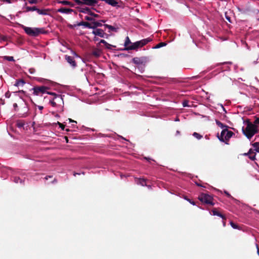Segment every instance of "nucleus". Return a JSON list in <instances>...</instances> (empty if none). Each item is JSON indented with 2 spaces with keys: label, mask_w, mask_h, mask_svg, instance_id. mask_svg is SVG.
Wrapping results in <instances>:
<instances>
[{
  "label": "nucleus",
  "mask_w": 259,
  "mask_h": 259,
  "mask_svg": "<svg viewBox=\"0 0 259 259\" xmlns=\"http://www.w3.org/2000/svg\"><path fill=\"white\" fill-rule=\"evenodd\" d=\"M246 126L245 128L242 127V131L244 135L248 139H250L255 134L259 132L258 127H256L250 119H247L244 121Z\"/></svg>",
  "instance_id": "1"
},
{
  "label": "nucleus",
  "mask_w": 259,
  "mask_h": 259,
  "mask_svg": "<svg viewBox=\"0 0 259 259\" xmlns=\"http://www.w3.org/2000/svg\"><path fill=\"white\" fill-rule=\"evenodd\" d=\"M22 28L27 34L31 36H37L39 34H44L47 32L44 28H31L23 25Z\"/></svg>",
  "instance_id": "2"
},
{
  "label": "nucleus",
  "mask_w": 259,
  "mask_h": 259,
  "mask_svg": "<svg viewBox=\"0 0 259 259\" xmlns=\"http://www.w3.org/2000/svg\"><path fill=\"white\" fill-rule=\"evenodd\" d=\"M198 198L203 203L209 204L211 206L214 205V203L213 202V197L208 194L202 193L199 195Z\"/></svg>",
  "instance_id": "3"
},
{
  "label": "nucleus",
  "mask_w": 259,
  "mask_h": 259,
  "mask_svg": "<svg viewBox=\"0 0 259 259\" xmlns=\"http://www.w3.org/2000/svg\"><path fill=\"white\" fill-rule=\"evenodd\" d=\"M75 3L78 5H87L94 7L98 3V0H74Z\"/></svg>",
  "instance_id": "4"
},
{
  "label": "nucleus",
  "mask_w": 259,
  "mask_h": 259,
  "mask_svg": "<svg viewBox=\"0 0 259 259\" xmlns=\"http://www.w3.org/2000/svg\"><path fill=\"white\" fill-rule=\"evenodd\" d=\"M50 88L46 86H36L34 87L32 90H33V94L36 96L39 95L40 94H44L47 93V90H49Z\"/></svg>",
  "instance_id": "5"
},
{
  "label": "nucleus",
  "mask_w": 259,
  "mask_h": 259,
  "mask_svg": "<svg viewBox=\"0 0 259 259\" xmlns=\"http://www.w3.org/2000/svg\"><path fill=\"white\" fill-rule=\"evenodd\" d=\"M133 62L138 65H143L144 66L148 62V58L147 57H134L132 59Z\"/></svg>",
  "instance_id": "6"
},
{
  "label": "nucleus",
  "mask_w": 259,
  "mask_h": 259,
  "mask_svg": "<svg viewBox=\"0 0 259 259\" xmlns=\"http://www.w3.org/2000/svg\"><path fill=\"white\" fill-rule=\"evenodd\" d=\"M47 94L54 96V100L56 101L57 104H61L63 103V100L61 95L56 94L55 93L53 92H47Z\"/></svg>",
  "instance_id": "7"
},
{
  "label": "nucleus",
  "mask_w": 259,
  "mask_h": 259,
  "mask_svg": "<svg viewBox=\"0 0 259 259\" xmlns=\"http://www.w3.org/2000/svg\"><path fill=\"white\" fill-rule=\"evenodd\" d=\"M65 59L66 61L73 67H75L76 66V63L74 59V58L72 56L65 55Z\"/></svg>",
  "instance_id": "8"
},
{
  "label": "nucleus",
  "mask_w": 259,
  "mask_h": 259,
  "mask_svg": "<svg viewBox=\"0 0 259 259\" xmlns=\"http://www.w3.org/2000/svg\"><path fill=\"white\" fill-rule=\"evenodd\" d=\"M234 135V133L231 131H228L227 130V132H226V135L224 137V139H225V143L226 144H229V139Z\"/></svg>",
  "instance_id": "9"
},
{
  "label": "nucleus",
  "mask_w": 259,
  "mask_h": 259,
  "mask_svg": "<svg viewBox=\"0 0 259 259\" xmlns=\"http://www.w3.org/2000/svg\"><path fill=\"white\" fill-rule=\"evenodd\" d=\"M140 43L138 41L135 42V43L132 44L130 45L128 48H125L124 50H135L139 48H141L140 46Z\"/></svg>",
  "instance_id": "10"
},
{
  "label": "nucleus",
  "mask_w": 259,
  "mask_h": 259,
  "mask_svg": "<svg viewBox=\"0 0 259 259\" xmlns=\"http://www.w3.org/2000/svg\"><path fill=\"white\" fill-rule=\"evenodd\" d=\"M226 132H227V128H225L222 130L221 133V135L219 136V134H218L217 137L219 140L221 142H225L224 137L226 135Z\"/></svg>",
  "instance_id": "11"
},
{
  "label": "nucleus",
  "mask_w": 259,
  "mask_h": 259,
  "mask_svg": "<svg viewBox=\"0 0 259 259\" xmlns=\"http://www.w3.org/2000/svg\"><path fill=\"white\" fill-rule=\"evenodd\" d=\"M57 12H60L61 13H65L69 14L72 12H74L73 9L66 8H61L57 10Z\"/></svg>",
  "instance_id": "12"
},
{
  "label": "nucleus",
  "mask_w": 259,
  "mask_h": 259,
  "mask_svg": "<svg viewBox=\"0 0 259 259\" xmlns=\"http://www.w3.org/2000/svg\"><path fill=\"white\" fill-rule=\"evenodd\" d=\"M212 211V214H213V215H217V216H219V217H220L222 218V219H223V220H226V217H225L224 215L222 214L221 213H220V212H219V211L217 210V209L214 208V209H213L212 210V211Z\"/></svg>",
  "instance_id": "13"
},
{
  "label": "nucleus",
  "mask_w": 259,
  "mask_h": 259,
  "mask_svg": "<svg viewBox=\"0 0 259 259\" xmlns=\"http://www.w3.org/2000/svg\"><path fill=\"white\" fill-rule=\"evenodd\" d=\"M151 41H152V39L149 37V38L142 39L138 41L140 43L139 44H140V47H142L144 46L145 45H146V44H147L148 42H150Z\"/></svg>",
  "instance_id": "14"
},
{
  "label": "nucleus",
  "mask_w": 259,
  "mask_h": 259,
  "mask_svg": "<svg viewBox=\"0 0 259 259\" xmlns=\"http://www.w3.org/2000/svg\"><path fill=\"white\" fill-rule=\"evenodd\" d=\"M77 8L78 9V11L79 12L83 13H87L89 15L90 14V13L91 11V9L88 7H85V8L77 7Z\"/></svg>",
  "instance_id": "15"
},
{
  "label": "nucleus",
  "mask_w": 259,
  "mask_h": 259,
  "mask_svg": "<svg viewBox=\"0 0 259 259\" xmlns=\"http://www.w3.org/2000/svg\"><path fill=\"white\" fill-rule=\"evenodd\" d=\"M105 2L106 3L112 6V7H116L117 6L118 2L116 0H101Z\"/></svg>",
  "instance_id": "16"
},
{
  "label": "nucleus",
  "mask_w": 259,
  "mask_h": 259,
  "mask_svg": "<svg viewBox=\"0 0 259 259\" xmlns=\"http://www.w3.org/2000/svg\"><path fill=\"white\" fill-rule=\"evenodd\" d=\"M92 54L96 57H99L101 54V51L99 49L95 48L93 50Z\"/></svg>",
  "instance_id": "17"
},
{
  "label": "nucleus",
  "mask_w": 259,
  "mask_h": 259,
  "mask_svg": "<svg viewBox=\"0 0 259 259\" xmlns=\"http://www.w3.org/2000/svg\"><path fill=\"white\" fill-rule=\"evenodd\" d=\"M36 11L39 15H47L48 14L49 10L48 9H39L37 8Z\"/></svg>",
  "instance_id": "18"
},
{
  "label": "nucleus",
  "mask_w": 259,
  "mask_h": 259,
  "mask_svg": "<svg viewBox=\"0 0 259 259\" xmlns=\"http://www.w3.org/2000/svg\"><path fill=\"white\" fill-rule=\"evenodd\" d=\"M103 31L104 30L102 29H96L93 31L92 33L95 36H99L100 37Z\"/></svg>",
  "instance_id": "19"
},
{
  "label": "nucleus",
  "mask_w": 259,
  "mask_h": 259,
  "mask_svg": "<svg viewBox=\"0 0 259 259\" xmlns=\"http://www.w3.org/2000/svg\"><path fill=\"white\" fill-rule=\"evenodd\" d=\"M102 26V24L100 22L95 21V20L92 22V29H97L98 27H100Z\"/></svg>",
  "instance_id": "20"
},
{
  "label": "nucleus",
  "mask_w": 259,
  "mask_h": 259,
  "mask_svg": "<svg viewBox=\"0 0 259 259\" xmlns=\"http://www.w3.org/2000/svg\"><path fill=\"white\" fill-rule=\"evenodd\" d=\"M25 83V82L24 79H21L17 80L15 83L14 84V85L16 87H19V86H23L24 84Z\"/></svg>",
  "instance_id": "21"
},
{
  "label": "nucleus",
  "mask_w": 259,
  "mask_h": 259,
  "mask_svg": "<svg viewBox=\"0 0 259 259\" xmlns=\"http://www.w3.org/2000/svg\"><path fill=\"white\" fill-rule=\"evenodd\" d=\"M59 3L64 5H68V6H70L71 7H74L75 6L73 3H72V2H70L69 1H60L59 2Z\"/></svg>",
  "instance_id": "22"
},
{
  "label": "nucleus",
  "mask_w": 259,
  "mask_h": 259,
  "mask_svg": "<svg viewBox=\"0 0 259 259\" xmlns=\"http://www.w3.org/2000/svg\"><path fill=\"white\" fill-rule=\"evenodd\" d=\"M216 124L218 126L220 127L221 128L225 129L227 128L228 127V126L227 125H225L222 123L220 121L218 120H215Z\"/></svg>",
  "instance_id": "23"
},
{
  "label": "nucleus",
  "mask_w": 259,
  "mask_h": 259,
  "mask_svg": "<svg viewBox=\"0 0 259 259\" xmlns=\"http://www.w3.org/2000/svg\"><path fill=\"white\" fill-rule=\"evenodd\" d=\"M137 183L140 184L143 186H147L146 180L143 178H140L138 179Z\"/></svg>",
  "instance_id": "24"
},
{
  "label": "nucleus",
  "mask_w": 259,
  "mask_h": 259,
  "mask_svg": "<svg viewBox=\"0 0 259 259\" xmlns=\"http://www.w3.org/2000/svg\"><path fill=\"white\" fill-rule=\"evenodd\" d=\"M132 44L131 42V40H130V39L129 38L128 36H126V38H125V42H124V46H125V48H128L130 46V45Z\"/></svg>",
  "instance_id": "25"
},
{
  "label": "nucleus",
  "mask_w": 259,
  "mask_h": 259,
  "mask_svg": "<svg viewBox=\"0 0 259 259\" xmlns=\"http://www.w3.org/2000/svg\"><path fill=\"white\" fill-rule=\"evenodd\" d=\"M36 7L33 6V7H26V10L25 12H29V11H36Z\"/></svg>",
  "instance_id": "26"
},
{
  "label": "nucleus",
  "mask_w": 259,
  "mask_h": 259,
  "mask_svg": "<svg viewBox=\"0 0 259 259\" xmlns=\"http://www.w3.org/2000/svg\"><path fill=\"white\" fill-rule=\"evenodd\" d=\"M252 145L255 148L254 150L257 152H259V142H255L253 143Z\"/></svg>",
  "instance_id": "27"
},
{
  "label": "nucleus",
  "mask_w": 259,
  "mask_h": 259,
  "mask_svg": "<svg viewBox=\"0 0 259 259\" xmlns=\"http://www.w3.org/2000/svg\"><path fill=\"white\" fill-rule=\"evenodd\" d=\"M256 127H258L259 126V117L254 116V120L252 122Z\"/></svg>",
  "instance_id": "28"
},
{
  "label": "nucleus",
  "mask_w": 259,
  "mask_h": 259,
  "mask_svg": "<svg viewBox=\"0 0 259 259\" xmlns=\"http://www.w3.org/2000/svg\"><path fill=\"white\" fill-rule=\"evenodd\" d=\"M166 45V43L165 42H161L160 43H158L157 45H156V46L154 48L155 49H158L161 47L165 46Z\"/></svg>",
  "instance_id": "29"
},
{
  "label": "nucleus",
  "mask_w": 259,
  "mask_h": 259,
  "mask_svg": "<svg viewBox=\"0 0 259 259\" xmlns=\"http://www.w3.org/2000/svg\"><path fill=\"white\" fill-rule=\"evenodd\" d=\"M17 126L19 128L23 127L24 125V123L21 121H18L16 123Z\"/></svg>",
  "instance_id": "30"
},
{
  "label": "nucleus",
  "mask_w": 259,
  "mask_h": 259,
  "mask_svg": "<svg viewBox=\"0 0 259 259\" xmlns=\"http://www.w3.org/2000/svg\"><path fill=\"white\" fill-rule=\"evenodd\" d=\"M193 136L194 137H195L196 138H197V139H200L202 138V136L200 135L199 134H198L196 132H194L193 134Z\"/></svg>",
  "instance_id": "31"
},
{
  "label": "nucleus",
  "mask_w": 259,
  "mask_h": 259,
  "mask_svg": "<svg viewBox=\"0 0 259 259\" xmlns=\"http://www.w3.org/2000/svg\"><path fill=\"white\" fill-rule=\"evenodd\" d=\"M104 26L105 27L111 30L115 31V30H116V28L111 25H110L108 24H105Z\"/></svg>",
  "instance_id": "32"
},
{
  "label": "nucleus",
  "mask_w": 259,
  "mask_h": 259,
  "mask_svg": "<svg viewBox=\"0 0 259 259\" xmlns=\"http://www.w3.org/2000/svg\"><path fill=\"white\" fill-rule=\"evenodd\" d=\"M84 19L86 20H88V21H92V22H93L95 20V19L93 17H90V16H85Z\"/></svg>",
  "instance_id": "33"
},
{
  "label": "nucleus",
  "mask_w": 259,
  "mask_h": 259,
  "mask_svg": "<svg viewBox=\"0 0 259 259\" xmlns=\"http://www.w3.org/2000/svg\"><path fill=\"white\" fill-rule=\"evenodd\" d=\"M14 181L16 183H18L19 182L21 183L22 182V180H21L19 177H14Z\"/></svg>",
  "instance_id": "34"
},
{
  "label": "nucleus",
  "mask_w": 259,
  "mask_h": 259,
  "mask_svg": "<svg viewBox=\"0 0 259 259\" xmlns=\"http://www.w3.org/2000/svg\"><path fill=\"white\" fill-rule=\"evenodd\" d=\"M5 59L9 61H14V59L12 56H5Z\"/></svg>",
  "instance_id": "35"
},
{
  "label": "nucleus",
  "mask_w": 259,
  "mask_h": 259,
  "mask_svg": "<svg viewBox=\"0 0 259 259\" xmlns=\"http://www.w3.org/2000/svg\"><path fill=\"white\" fill-rule=\"evenodd\" d=\"M84 26L85 27L92 29V22L90 23L89 22H85Z\"/></svg>",
  "instance_id": "36"
},
{
  "label": "nucleus",
  "mask_w": 259,
  "mask_h": 259,
  "mask_svg": "<svg viewBox=\"0 0 259 259\" xmlns=\"http://www.w3.org/2000/svg\"><path fill=\"white\" fill-rule=\"evenodd\" d=\"M89 15H91V16H93L94 18H98L100 17V15L96 14L92 12V11H91Z\"/></svg>",
  "instance_id": "37"
},
{
  "label": "nucleus",
  "mask_w": 259,
  "mask_h": 259,
  "mask_svg": "<svg viewBox=\"0 0 259 259\" xmlns=\"http://www.w3.org/2000/svg\"><path fill=\"white\" fill-rule=\"evenodd\" d=\"M50 102L53 107L57 106V104L54 99L52 100H50Z\"/></svg>",
  "instance_id": "38"
},
{
  "label": "nucleus",
  "mask_w": 259,
  "mask_h": 259,
  "mask_svg": "<svg viewBox=\"0 0 259 259\" xmlns=\"http://www.w3.org/2000/svg\"><path fill=\"white\" fill-rule=\"evenodd\" d=\"M189 101L187 100H185L183 102V107H189L190 106L188 105Z\"/></svg>",
  "instance_id": "39"
},
{
  "label": "nucleus",
  "mask_w": 259,
  "mask_h": 259,
  "mask_svg": "<svg viewBox=\"0 0 259 259\" xmlns=\"http://www.w3.org/2000/svg\"><path fill=\"white\" fill-rule=\"evenodd\" d=\"M185 199L189 201L191 204H193V205H195V202L194 201L190 199L189 198H188L186 197H185Z\"/></svg>",
  "instance_id": "40"
},
{
  "label": "nucleus",
  "mask_w": 259,
  "mask_h": 259,
  "mask_svg": "<svg viewBox=\"0 0 259 259\" xmlns=\"http://www.w3.org/2000/svg\"><path fill=\"white\" fill-rule=\"evenodd\" d=\"M255 155H256V154L255 153H254L253 155H249V158L251 160H254L256 159Z\"/></svg>",
  "instance_id": "41"
},
{
  "label": "nucleus",
  "mask_w": 259,
  "mask_h": 259,
  "mask_svg": "<svg viewBox=\"0 0 259 259\" xmlns=\"http://www.w3.org/2000/svg\"><path fill=\"white\" fill-rule=\"evenodd\" d=\"M230 225L232 226V227L234 229H237L238 228L237 225L235 224L233 222H230Z\"/></svg>",
  "instance_id": "42"
},
{
  "label": "nucleus",
  "mask_w": 259,
  "mask_h": 259,
  "mask_svg": "<svg viewBox=\"0 0 259 259\" xmlns=\"http://www.w3.org/2000/svg\"><path fill=\"white\" fill-rule=\"evenodd\" d=\"M57 124L59 125L60 127L62 130H65V125L59 122V121H58Z\"/></svg>",
  "instance_id": "43"
},
{
  "label": "nucleus",
  "mask_w": 259,
  "mask_h": 259,
  "mask_svg": "<svg viewBox=\"0 0 259 259\" xmlns=\"http://www.w3.org/2000/svg\"><path fill=\"white\" fill-rule=\"evenodd\" d=\"M104 44V45H108V42H107L104 39H101L100 42H99L98 45V46L100 44Z\"/></svg>",
  "instance_id": "44"
},
{
  "label": "nucleus",
  "mask_w": 259,
  "mask_h": 259,
  "mask_svg": "<svg viewBox=\"0 0 259 259\" xmlns=\"http://www.w3.org/2000/svg\"><path fill=\"white\" fill-rule=\"evenodd\" d=\"M28 3L30 4L38 3V0H28Z\"/></svg>",
  "instance_id": "45"
},
{
  "label": "nucleus",
  "mask_w": 259,
  "mask_h": 259,
  "mask_svg": "<svg viewBox=\"0 0 259 259\" xmlns=\"http://www.w3.org/2000/svg\"><path fill=\"white\" fill-rule=\"evenodd\" d=\"M76 24H74V25H72V24H68L67 25V26L69 28H71V29H73L74 27H75L76 26Z\"/></svg>",
  "instance_id": "46"
},
{
  "label": "nucleus",
  "mask_w": 259,
  "mask_h": 259,
  "mask_svg": "<svg viewBox=\"0 0 259 259\" xmlns=\"http://www.w3.org/2000/svg\"><path fill=\"white\" fill-rule=\"evenodd\" d=\"M107 36H108V34L106 33H105L104 32V31H103L102 34H101V36H100L101 37H103V38H107Z\"/></svg>",
  "instance_id": "47"
},
{
  "label": "nucleus",
  "mask_w": 259,
  "mask_h": 259,
  "mask_svg": "<svg viewBox=\"0 0 259 259\" xmlns=\"http://www.w3.org/2000/svg\"><path fill=\"white\" fill-rule=\"evenodd\" d=\"M84 24H85V22L84 21H81V22H80L79 23H78L77 24H76V25L79 26H84Z\"/></svg>",
  "instance_id": "48"
},
{
  "label": "nucleus",
  "mask_w": 259,
  "mask_h": 259,
  "mask_svg": "<svg viewBox=\"0 0 259 259\" xmlns=\"http://www.w3.org/2000/svg\"><path fill=\"white\" fill-rule=\"evenodd\" d=\"M255 15H256L257 20L259 21V10H257L255 12Z\"/></svg>",
  "instance_id": "49"
},
{
  "label": "nucleus",
  "mask_w": 259,
  "mask_h": 259,
  "mask_svg": "<svg viewBox=\"0 0 259 259\" xmlns=\"http://www.w3.org/2000/svg\"><path fill=\"white\" fill-rule=\"evenodd\" d=\"M35 70L34 68H30L29 69V72L31 74H33L35 72Z\"/></svg>",
  "instance_id": "50"
},
{
  "label": "nucleus",
  "mask_w": 259,
  "mask_h": 259,
  "mask_svg": "<svg viewBox=\"0 0 259 259\" xmlns=\"http://www.w3.org/2000/svg\"><path fill=\"white\" fill-rule=\"evenodd\" d=\"M247 153H248V154L249 156V155H251L252 153H253V154H254V153H255L253 151V150H252V149H250L249 150V151H248V152Z\"/></svg>",
  "instance_id": "51"
},
{
  "label": "nucleus",
  "mask_w": 259,
  "mask_h": 259,
  "mask_svg": "<svg viewBox=\"0 0 259 259\" xmlns=\"http://www.w3.org/2000/svg\"><path fill=\"white\" fill-rule=\"evenodd\" d=\"M225 17H226V19H227V20L229 22H230V23H231V22H231V18H230L229 16H227V15H226V16H225Z\"/></svg>",
  "instance_id": "52"
},
{
  "label": "nucleus",
  "mask_w": 259,
  "mask_h": 259,
  "mask_svg": "<svg viewBox=\"0 0 259 259\" xmlns=\"http://www.w3.org/2000/svg\"><path fill=\"white\" fill-rule=\"evenodd\" d=\"M106 46V48L107 49H110L111 47H112V46L109 44L108 43V45H105Z\"/></svg>",
  "instance_id": "53"
},
{
  "label": "nucleus",
  "mask_w": 259,
  "mask_h": 259,
  "mask_svg": "<svg viewBox=\"0 0 259 259\" xmlns=\"http://www.w3.org/2000/svg\"><path fill=\"white\" fill-rule=\"evenodd\" d=\"M5 96L7 98H9L10 96V94L9 92H7L6 94H5Z\"/></svg>",
  "instance_id": "54"
},
{
  "label": "nucleus",
  "mask_w": 259,
  "mask_h": 259,
  "mask_svg": "<svg viewBox=\"0 0 259 259\" xmlns=\"http://www.w3.org/2000/svg\"><path fill=\"white\" fill-rule=\"evenodd\" d=\"M225 194L229 197H231V195L227 191H225Z\"/></svg>",
  "instance_id": "55"
},
{
  "label": "nucleus",
  "mask_w": 259,
  "mask_h": 259,
  "mask_svg": "<svg viewBox=\"0 0 259 259\" xmlns=\"http://www.w3.org/2000/svg\"><path fill=\"white\" fill-rule=\"evenodd\" d=\"M93 40L94 41H98L99 40V38L96 37V36L94 37L93 38Z\"/></svg>",
  "instance_id": "56"
},
{
  "label": "nucleus",
  "mask_w": 259,
  "mask_h": 259,
  "mask_svg": "<svg viewBox=\"0 0 259 259\" xmlns=\"http://www.w3.org/2000/svg\"><path fill=\"white\" fill-rule=\"evenodd\" d=\"M68 120H69V122H74V123H77L76 121H74V120H72V119H71V118H69V119H68Z\"/></svg>",
  "instance_id": "57"
},
{
  "label": "nucleus",
  "mask_w": 259,
  "mask_h": 259,
  "mask_svg": "<svg viewBox=\"0 0 259 259\" xmlns=\"http://www.w3.org/2000/svg\"><path fill=\"white\" fill-rule=\"evenodd\" d=\"M38 109L40 110H42L44 108V107L43 106H38Z\"/></svg>",
  "instance_id": "58"
},
{
  "label": "nucleus",
  "mask_w": 259,
  "mask_h": 259,
  "mask_svg": "<svg viewBox=\"0 0 259 259\" xmlns=\"http://www.w3.org/2000/svg\"><path fill=\"white\" fill-rule=\"evenodd\" d=\"M256 246L257 250V252L258 254L259 255V248H258V245L256 244Z\"/></svg>",
  "instance_id": "59"
},
{
  "label": "nucleus",
  "mask_w": 259,
  "mask_h": 259,
  "mask_svg": "<svg viewBox=\"0 0 259 259\" xmlns=\"http://www.w3.org/2000/svg\"><path fill=\"white\" fill-rule=\"evenodd\" d=\"M242 155L249 156L248 153H244L242 154Z\"/></svg>",
  "instance_id": "60"
},
{
  "label": "nucleus",
  "mask_w": 259,
  "mask_h": 259,
  "mask_svg": "<svg viewBox=\"0 0 259 259\" xmlns=\"http://www.w3.org/2000/svg\"><path fill=\"white\" fill-rule=\"evenodd\" d=\"M49 178H52V176H46L45 177V179L46 180H48Z\"/></svg>",
  "instance_id": "61"
},
{
  "label": "nucleus",
  "mask_w": 259,
  "mask_h": 259,
  "mask_svg": "<svg viewBox=\"0 0 259 259\" xmlns=\"http://www.w3.org/2000/svg\"><path fill=\"white\" fill-rule=\"evenodd\" d=\"M65 139L66 140V143H68V139L67 137H65Z\"/></svg>",
  "instance_id": "62"
},
{
  "label": "nucleus",
  "mask_w": 259,
  "mask_h": 259,
  "mask_svg": "<svg viewBox=\"0 0 259 259\" xmlns=\"http://www.w3.org/2000/svg\"><path fill=\"white\" fill-rule=\"evenodd\" d=\"M223 225H224V226H226V222H225V220H223Z\"/></svg>",
  "instance_id": "63"
},
{
  "label": "nucleus",
  "mask_w": 259,
  "mask_h": 259,
  "mask_svg": "<svg viewBox=\"0 0 259 259\" xmlns=\"http://www.w3.org/2000/svg\"><path fill=\"white\" fill-rule=\"evenodd\" d=\"M13 106L14 107H17V104L16 103H14Z\"/></svg>",
  "instance_id": "64"
}]
</instances>
